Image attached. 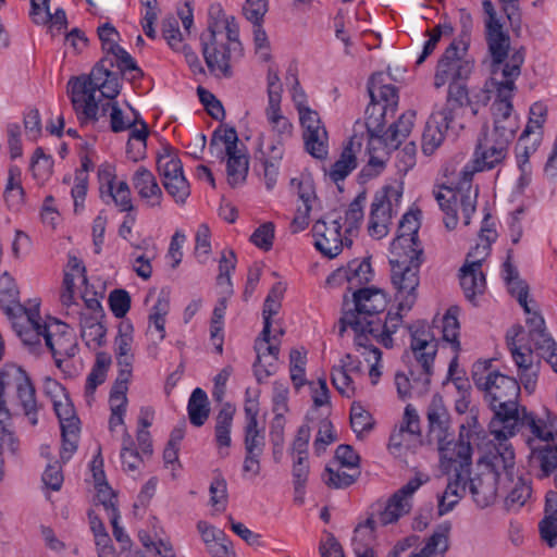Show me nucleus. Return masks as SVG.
I'll list each match as a JSON object with an SVG mask.
<instances>
[{
	"label": "nucleus",
	"instance_id": "4be33fe9",
	"mask_svg": "<svg viewBox=\"0 0 557 557\" xmlns=\"http://www.w3.org/2000/svg\"><path fill=\"white\" fill-rule=\"evenodd\" d=\"M373 278V271L369 260H352L346 268L337 269L327 278V283H342L346 281L347 289L354 294L356 289L367 288L366 286Z\"/></svg>",
	"mask_w": 557,
	"mask_h": 557
},
{
	"label": "nucleus",
	"instance_id": "4d7b16f0",
	"mask_svg": "<svg viewBox=\"0 0 557 557\" xmlns=\"http://www.w3.org/2000/svg\"><path fill=\"white\" fill-rule=\"evenodd\" d=\"M62 435V446L60 451V457L63 462H66L71 459L73 454L77 449V442L79 435V425L75 424V421L72 420V423H65V426L61 429Z\"/></svg>",
	"mask_w": 557,
	"mask_h": 557
},
{
	"label": "nucleus",
	"instance_id": "2f4dec72",
	"mask_svg": "<svg viewBox=\"0 0 557 557\" xmlns=\"http://www.w3.org/2000/svg\"><path fill=\"white\" fill-rule=\"evenodd\" d=\"M449 127H451L450 124L436 117L433 113L431 114L422 134L421 148L425 156L433 154L443 144Z\"/></svg>",
	"mask_w": 557,
	"mask_h": 557
},
{
	"label": "nucleus",
	"instance_id": "a211bd4d",
	"mask_svg": "<svg viewBox=\"0 0 557 557\" xmlns=\"http://www.w3.org/2000/svg\"><path fill=\"white\" fill-rule=\"evenodd\" d=\"M510 144L511 141L488 133L485 127L475 148L473 165L469 170L474 173L494 169L507 157Z\"/></svg>",
	"mask_w": 557,
	"mask_h": 557
},
{
	"label": "nucleus",
	"instance_id": "680f3d73",
	"mask_svg": "<svg viewBox=\"0 0 557 557\" xmlns=\"http://www.w3.org/2000/svg\"><path fill=\"white\" fill-rule=\"evenodd\" d=\"M169 308L170 304L168 298L160 296L156 304L152 306L151 312L149 314V324L160 333V339H163L165 336L164 324Z\"/></svg>",
	"mask_w": 557,
	"mask_h": 557
},
{
	"label": "nucleus",
	"instance_id": "2eb2a0df",
	"mask_svg": "<svg viewBox=\"0 0 557 557\" xmlns=\"http://www.w3.org/2000/svg\"><path fill=\"white\" fill-rule=\"evenodd\" d=\"M0 385L2 389L15 391L24 414L33 425H36L39 405L36 399L35 386L28 374L20 367L5 366L0 371Z\"/></svg>",
	"mask_w": 557,
	"mask_h": 557
},
{
	"label": "nucleus",
	"instance_id": "a878e982",
	"mask_svg": "<svg viewBox=\"0 0 557 557\" xmlns=\"http://www.w3.org/2000/svg\"><path fill=\"white\" fill-rule=\"evenodd\" d=\"M430 436L437 442H444L448 436L449 414L442 396L434 395L426 409Z\"/></svg>",
	"mask_w": 557,
	"mask_h": 557
},
{
	"label": "nucleus",
	"instance_id": "09e8293b",
	"mask_svg": "<svg viewBox=\"0 0 557 557\" xmlns=\"http://www.w3.org/2000/svg\"><path fill=\"white\" fill-rule=\"evenodd\" d=\"M420 443V436L410 434L403 429H394L389 436L388 450L396 458L405 457L406 453Z\"/></svg>",
	"mask_w": 557,
	"mask_h": 557
},
{
	"label": "nucleus",
	"instance_id": "f257e3e1",
	"mask_svg": "<svg viewBox=\"0 0 557 557\" xmlns=\"http://www.w3.org/2000/svg\"><path fill=\"white\" fill-rule=\"evenodd\" d=\"M385 293L376 287L359 288L354 292L351 301L344 299V312L339 320V336H344L347 329L355 333L357 347H367L368 337L386 348L393 347L392 335L396 332L400 321V312H388L383 322L380 314L386 309Z\"/></svg>",
	"mask_w": 557,
	"mask_h": 557
},
{
	"label": "nucleus",
	"instance_id": "9b49d317",
	"mask_svg": "<svg viewBox=\"0 0 557 557\" xmlns=\"http://www.w3.org/2000/svg\"><path fill=\"white\" fill-rule=\"evenodd\" d=\"M209 148L212 152L216 149V158L224 160L226 157L228 184L232 187L242 185L248 174L249 159L245 151L238 147V136L235 128L215 129Z\"/></svg>",
	"mask_w": 557,
	"mask_h": 557
},
{
	"label": "nucleus",
	"instance_id": "864d4df0",
	"mask_svg": "<svg viewBox=\"0 0 557 557\" xmlns=\"http://www.w3.org/2000/svg\"><path fill=\"white\" fill-rule=\"evenodd\" d=\"M290 185L301 201L300 206H308L317 208L318 199L315 196L313 180L308 174H300L298 177H294L290 181Z\"/></svg>",
	"mask_w": 557,
	"mask_h": 557
},
{
	"label": "nucleus",
	"instance_id": "6ab92c4d",
	"mask_svg": "<svg viewBox=\"0 0 557 557\" xmlns=\"http://www.w3.org/2000/svg\"><path fill=\"white\" fill-rule=\"evenodd\" d=\"M513 96L496 95L491 106L493 128L488 133L512 143L520 127V116L512 104Z\"/></svg>",
	"mask_w": 557,
	"mask_h": 557
},
{
	"label": "nucleus",
	"instance_id": "c756f323",
	"mask_svg": "<svg viewBox=\"0 0 557 557\" xmlns=\"http://www.w3.org/2000/svg\"><path fill=\"white\" fill-rule=\"evenodd\" d=\"M503 277L507 284L509 293L517 299L527 314H531V307L528 302L529 285L519 277L518 270L510 261V255L503 264Z\"/></svg>",
	"mask_w": 557,
	"mask_h": 557
},
{
	"label": "nucleus",
	"instance_id": "a18cd8bd",
	"mask_svg": "<svg viewBox=\"0 0 557 557\" xmlns=\"http://www.w3.org/2000/svg\"><path fill=\"white\" fill-rule=\"evenodd\" d=\"M547 106L543 102H535L530 107L529 119L525 128L523 129V138L536 137L542 140L543 127L547 120Z\"/></svg>",
	"mask_w": 557,
	"mask_h": 557
},
{
	"label": "nucleus",
	"instance_id": "5701e85b",
	"mask_svg": "<svg viewBox=\"0 0 557 557\" xmlns=\"http://www.w3.org/2000/svg\"><path fill=\"white\" fill-rule=\"evenodd\" d=\"M361 361L347 354L339 360V364L332 368V384L341 395L351 398L356 394L352 374H361Z\"/></svg>",
	"mask_w": 557,
	"mask_h": 557
},
{
	"label": "nucleus",
	"instance_id": "79ce46f5",
	"mask_svg": "<svg viewBox=\"0 0 557 557\" xmlns=\"http://www.w3.org/2000/svg\"><path fill=\"white\" fill-rule=\"evenodd\" d=\"M187 410L193 425L201 426L205 424L209 417L210 409L208 397L203 389L197 387L193 391L188 400Z\"/></svg>",
	"mask_w": 557,
	"mask_h": 557
},
{
	"label": "nucleus",
	"instance_id": "052dcab7",
	"mask_svg": "<svg viewBox=\"0 0 557 557\" xmlns=\"http://www.w3.org/2000/svg\"><path fill=\"white\" fill-rule=\"evenodd\" d=\"M162 183L168 194L173 197L176 203H185L190 195V188L184 174L176 177H169L166 181H162Z\"/></svg>",
	"mask_w": 557,
	"mask_h": 557
},
{
	"label": "nucleus",
	"instance_id": "bf43d9fd",
	"mask_svg": "<svg viewBox=\"0 0 557 557\" xmlns=\"http://www.w3.org/2000/svg\"><path fill=\"white\" fill-rule=\"evenodd\" d=\"M350 425L357 437L360 438L364 432L372 430V417L359 404H352L350 409Z\"/></svg>",
	"mask_w": 557,
	"mask_h": 557
},
{
	"label": "nucleus",
	"instance_id": "72a5a7b5",
	"mask_svg": "<svg viewBox=\"0 0 557 557\" xmlns=\"http://www.w3.org/2000/svg\"><path fill=\"white\" fill-rule=\"evenodd\" d=\"M433 195L441 210L445 213L444 224L446 228L454 230L458 223L457 199L458 191L455 186L442 185L433 189Z\"/></svg>",
	"mask_w": 557,
	"mask_h": 557
},
{
	"label": "nucleus",
	"instance_id": "9d476101",
	"mask_svg": "<svg viewBox=\"0 0 557 557\" xmlns=\"http://www.w3.org/2000/svg\"><path fill=\"white\" fill-rule=\"evenodd\" d=\"M422 255L391 253L392 283L396 289L395 298L398 311H409L417 300L419 286V269Z\"/></svg>",
	"mask_w": 557,
	"mask_h": 557
},
{
	"label": "nucleus",
	"instance_id": "f03ea898",
	"mask_svg": "<svg viewBox=\"0 0 557 557\" xmlns=\"http://www.w3.org/2000/svg\"><path fill=\"white\" fill-rule=\"evenodd\" d=\"M491 362L474 363L472 379L476 387L485 392L484 400L494 413L488 424L490 433L498 442H507L519 430L520 385L516 379L492 371Z\"/></svg>",
	"mask_w": 557,
	"mask_h": 557
},
{
	"label": "nucleus",
	"instance_id": "c03bdc74",
	"mask_svg": "<svg viewBox=\"0 0 557 557\" xmlns=\"http://www.w3.org/2000/svg\"><path fill=\"white\" fill-rule=\"evenodd\" d=\"M306 151L315 159L323 160L329 154V134L326 128L302 133Z\"/></svg>",
	"mask_w": 557,
	"mask_h": 557
},
{
	"label": "nucleus",
	"instance_id": "338daca9",
	"mask_svg": "<svg viewBox=\"0 0 557 557\" xmlns=\"http://www.w3.org/2000/svg\"><path fill=\"white\" fill-rule=\"evenodd\" d=\"M540 143L541 140H537L536 137L523 138V134L520 135L516 145V158L519 168L523 172L525 171V165L529 163L531 154L536 151Z\"/></svg>",
	"mask_w": 557,
	"mask_h": 557
},
{
	"label": "nucleus",
	"instance_id": "13d9d810",
	"mask_svg": "<svg viewBox=\"0 0 557 557\" xmlns=\"http://www.w3.org/2000/svg\"><path fill=\"white\" fill-rule=\"evenodd\" d=\"M306 351L300 349H292L289 352V372L290 380L296 388L301 387L305 383V366H306Z\"/></svg>",
	"mask_w": 557,
	"mask_h": 557
},
{
	"label": "nucleus",
	"instance_id": "a19ab883",
	"mask_svg": "<svg viewBox=\"0 0 557 557\" xmlns=\"http://www.w3.org/2000/svg\"><path fill=\"white\" fill-rule=\"evenodd\" d=\"M485 38L492 61L507 59L510 49V37L503 26L485 29Z\"/></svg>",
	"mask_w": 557,
	"mask_h": 557
},
{
	"label": "nucleus",
	"instance_id": "b1692460",
	"mask_svg": "<svg viewBox=\"0 0 557 557\" xmlns=\"http://www.w3.org/2000/svg\"><path fill=\"white\" fill-rule=\"evenodd\" d=\"M386 77L383 73L373 74L368 82V91L371 98L372 110H375L376 104H382L380 112V120L387 113V110L392 112L398 104V91L397 88L388 83H385Z\"/></svg>",
	"mask_w": 557,
	"mask_h": 557
},
{
	"label": "nucleus",
	"instance_id": "20e7f679",
	"mask_svg": "<svg viewBox=\"0 0 557 557\" xmlns=\"http://www.w3.org/2000/svg\"><path fill=\"white\" fill-rule=\"evenodd\" d=\"M111 66H113V61L103 58L88 75L73 77L67 83L72 107L82 126L98 120L97 91L110 100L120 94L119 77L110 70Z\"/></svg>",
	"mask_w": 557,
	"mask_h": 557
},
{
	"label": "nucleus",
	"instance_id": "49530a36",
	"mask_svg": "<svg viewBox=\"0 0 557 557\" xmlns=\"http://www.w3.org/2000/svg\"><path fill=\"white\" fill-rule=\"evenodd\" d=\"M21 169L12 165L8 172V180L4 189V199L12 209H17L24 199V190L21 182Z\"/></svg>",
	"mask_w": 557,
	"mask_h": 557
},
{
	"label": "nucleus",
	"instance_id": "ddd939ff",
	"mask_svg": "<svg viewBox=\"0 0 557 557\" xmlns=\"http://www.w3.org/2000/svg\"><path fill=\"white\" fill-rule=\"evenodd\" d=\"M428 481V478H423L422 474H417L410 479L403 487L396 491L387 500L384 509L379 512L376 519L368 518L364 525L356 528L357 534L363 530L369 529L372 533L375 529V524L387 525L398 521V519L411 510V499L413 494L420 488V486Z\"/></svg>",
	"mask_w": 557,
	"mask_h": 557
},
{
	"label": "nucleus",
	"instance_id": "cd10ccee",
	"mask_svg": "<svg viewBox=\"0 0 557 557\" xmlns=\"http://www.w3.org/2000/svg\"><path fill=\"white\" fill-rule=\"evenodd\" d=\"M361 149V141L352 136L344 147L337 161L332 164L327 174L332 182L338 184L357 168V152Z\"/></svg>",
	"mask_w": 557,
	"mask_h": 557
},
{
	"label": "nucleus",
	"instance_id": "7ed1b4c3",
	"mask_svg": "<svg viewBox=\"0 0 557 557\" xmlns=\"http://www.w3.org/2000/svg\"><path fill=\"white\" fill-rule=\"evenodd\" d=\"M458 312L457 307H450L442 318L433 320L432 326L419 321L409 327L410 349L414 358L410 374L419 392H426L431 383L438 345L435 330L455 352L460 350Z\"/></svg>",
	"mask_w": 557,
	"mask_h": 557
},
{
	"label": "nucleus",
	"instance_id": "0eeeda50",
	"mask_svg": "<svg viewBox=\"0 0 557 557\" xmlns=\"http://www.w3.org/2000/svg\"><path fill=\"white\" fill-rule=\"evenodd\" d=\"M442 469L450 474L446 490L438 498V515L449 512L466 494V478L472 465V446L462 432L457 441L437 442Z\"/></svg>",
	"mask_w": 557,
	"mask_h": 557
},
{
	"label": "nucleus",
	"instance_id": "6e6552de",
	"mask_svg": "<svg viewBox=\"0 0 557 557\" xmlns=\"http://www.w3.org/2000/svg\"><path fill=\"white\" fill-rule=\"evenodd\" d=\"M239 29L233 16L209 24L200 35L201 52L211 74L230 78L232 60L242 51Z\"/></svg>",
	"mask_w": 557,
	"mask_h": 557
},
{
	"label": "nucleus",
	"instance_id": "e433bc0d",
	"mask_svg": "<svg viewBox=\"0 0 557 557\" xmlns=\"http://www.w3.org/2000/svg\"><path fill=\"white\" fill-rule=\"evenodd\" d=\"M500 491L506 493L505 505L508 510L521 508L531 497L532 493L530 483L521 476H516V467L513 468V482L508 483L507 487Z\"/></svg>",
	"mask_w": 557,
	"mask_h": 557
},
{
	"label": "nucleus",
	"instance_id": "e2e57ef3",
	"mask_svg": "<svg viewBox=\"0 0 557 557\" xmlns=\"http://www.w3.org/2000/svg\"><path fill=\"white\" fill-rule=\"evenodd\" d=\"M107 196L112 199L121 212H129L134 209L129 186L126 182L117 183Z\"/></svg>",
	"mask_w": 557,
	"mask_h": 557
},
{
	"label": "nucleus",
	"instance_id": "8fccbe9b",
	"mask_svg": "<svg viewBox=\"0 0 557 557\" xmlns=\"http://www.w3.org/2000/svg\"><path fill=\"white\" fill-rule=\"evenodd\" d=\"M134 327L127 320L119 324L117 335L115 337V354L117 360H134L132 354Z\"/></svg>",
	"mask_w": 557,
	"mask_h": 557
},
{
	"label": "nucleus",
	"instance_id": "0e129e2a",
	"mask_svg": "<svg viewBox=\"0 0 557 557\" xmlns=\"http://www.w3.org/2000/svg\"><path fill=\"white\" fill-rule=\"evenodd\" d=\"M210 504L218 511H224L227 506V483L225 479L218 475L213 479L209 487Z\"/></svg>",
	"mask_w": 557,
	"mask_h": 557
},
{
	"label": "nucleus",
	"instance_id": "412c9836",
	"mask_svg": "<svg viewBox=\"0 0 557 557\" xmlns=\"http://www.w3.org/2000/svg\"><path fill=\"white\" fill-rule=\"evenodd\" d=\"M418 212H407L403 215L397 231L396 238L391 244V253H417L422 255L423 250L418 240L420 222Z\"/></svg>",
	"mask_w": 557,
	"mask_h": 557
},
{
	"label": "nucleus",
	"instance_id": "1a4fd4ad",
	"mask_svg": "<svg viewBox=\"0 0 557 557\" xmlns=\"http://www.w3.org/2000/svg\"><path fill=\"white\" fill-rule=\"evenodd\" d=\"M40 314L33 320L34 327L27 326L17 330V336L24 345L28 346L32 351H37L41 345V339L45 341L46 347L51 351L55 364L61 366V362L71 358L76 352L75 337L69 329V325L52 320L48 323H40Z\"/></svg>",
	"mask_w": 557,
	"mask_h": 557
},
{
	"label": "nucleus",
	"instance_id": "6e6d98bb",
	"mask_svg": "<svg viewBox=\"0 0 557 557\" xmlns=\"http://www.w3.org/2000/svg\"><path fill=\"white\" fill-rule=\"evenodd\" d=\"M343 467H338L334 469L333 467H326L323 475V480L325 484L333 488H345L350 486L360 474V471H354V473H348L342 469Z\"/></svg>",
	"mask_w": 557,
	"mask_h": 557
},
{
	"label": "nucleus",
	"instance_id": "393cba45",
	"mask_svg": "<svg viewBox=\"0 0 557 557\" xmlns=\"http://www.w3.org/2000/svg\"><path fill=\"white\" fill-rule=\"evenodd\" d=\"M133 186L140 199L149 207H160L163 194L151 171L139 166L132 178Z\"/></svg>",
	"mask_w": 557,
	"mask_h": 557
},
{
	"label": "nucleus",
	"instance_id": "69168bd1",
	"mask_svg": "<svg viewBox=\"0 0 557 557\" xmlns=\"http://www.w3.org/2000/svg\"><path fill=\"white\" fill-rule=\"evenodd\" d=\"M157 166L160 175L163 177V181H166L169 177H176L184 174L181 160L170 152L159 156Z\"/></svg>",
	"mask_w": 557,
	"mask_h": 557
},
{
	"label": "nucleus",
	"instance_id": "37998d69",
	"mask_svg": "<svg viewBox=\"0 0 557 557\" xmlns=\"http://www.w3.org/2000/svg\"><path fill=\"white\" fill-rule=\"evenodd\" d=\"M265 117L272 132H274L280 139L286 140L293 136L294 126L289 120L283 115L281 102L268 103L265 108Z\"/></svg>",
	"mask_w": 557,
	"mask_h": 557
},
{
	"label": "nucleus",
	"instance_id": "39448f33",
	"mask_svg": "<svg viewBox=\"0 0 557 557\" xmlns=\"http://www.w3.org/2000/svg\"><path fill=\"white\" fill-rule=\"evenodd\" d=\"M519 425L530 432L527 438L530 469L540 480L555 473L557 484V414L545 409L542 416H536L522 408Z\"/></svg>",
	"mask_w": 557,
	"mask_h": 557
},
{
	"label": "nucleus",
	"instance_id": "f8f14e48",
	"mask_svg": "<svg viewBox=\"0 0 557 557\" xmlns=\"http://www.w3.org/2000/svg\"><path fill=\"white\" fill-rule=\"evenodd\" d=\"M467 44L454 40L437 61L433 85L436 89L446 84L467 82L473 72L474 63L466 58Z\"/></svg>",
	"mask_w": 557,
	"mask_h": 557
},
{
	"label": "nucleus",
	"instance_id": "dca6fc26",
	"mask_svg": "<svg viewBox=\"0 0 557 557\" xmlns=\"http://www.w3.org/2000/svg\"><path fill=\"white\" fill-rule=\"evenodd\" d=\"M525 50L519 48L508 54L507 59H497L491 62V86L496 95L503 97L513 96L517 89L516 81L521 74L524 63Z\"/></svg>",
	"mask_w": 557,
	"mask_h": 557
},
{
	"label": "nucleus",
	"instance_id": "bb28decb",
	"mask_svg": "<svg viewBox=\"0 0 557 557\" xmlns=\"http://www.w3.org/2000/svg\"><path fill=\"white\" fill-rule=\"evenodd\" d=\"M473 170H469V165H466L461 173L460 180L456 185V191H458L457 205L459 203L466 225L470 223L471 215L474 213L476 208V197L479 189L472 186Z\"/></svg>",
	"mask_w": 557,
	"mask_h": 557
},
{
	"label": "nucleus",
	"instance_id": "f704fd0d",
	"mask_svg": "<svg viewBox=\"0 0 557 557\" xmlns=\"http://www.w3.org/2000/svg\"><path fill=\"white\" fill-rule=\"evenodd\" d=\"M366 126L368 133L369 153H379L381 150H383L389 156L391 151L398 148L389 146V134L387 131L383 133V125L381 120L380 117L373 116V112L367 116Z\"/></svg>",
	"mask_w": 557,
	"mask_h": 557
},
{
	"label": "nucleus",
	"instance_id": "423d86ee",
	"mask_svg": "<svg viewBox=\"0 0 557 557\" xmlns=\"http://www.w3.org/2000/svg\"><path fill=\"white\" fill-rule=\"evenodd\" d=\"M515 451L506 442H499V447L488 461L478 463L475 472L466 478V490L480 508L492 505L498 492L513 482Z\"/></svg>",
	"mask_w": 557,
	"mask_h": 557
},
{
	"label": "nucleus",
	"instance_id": "aec40b11",
	"mask_svg": "<svg viewBox=\"0 0 557 557\" xmlns=\"http://www.w3.org/2000/svg\"><path fill=\"white\" fill-rule=\"evenodd\" d=\"M341 231L342 225L337 220H332L330 223L325 220H318L312 226L317 250L330 259L338 256L344 246L352 244L349 235H343Z\"/></svg>",
	"mask_w": 557,
	"mask_h": 557
},
{
	"label": "nucleus",
	"instance_id": "f3484780",
	"mask_svg": "<svg viewBox=\"0 0 557 557\" xmlns=\"http://www.w3.org/2000/svg\"><path fill=\"white\" fill-rule=\"evenodd\" d=\"M0 307L12 320L16 332L18 329L34 327L33 320L38 318L39 313V304L26 308L18 301V290L8 274L0 278Z\"/></svg>",
	"mask_w": 557,
	"mask_h": 557
},
{
	"label": "nucleus",
	"instance_id": "5fc2aeb1",
	"mask_svg": "<svg viewBox=\"0 0 557 557\" xmlns=\"http://www.w3.org/2000/svg\"><path fill=\"white\" fill-rule=\"evenodd\" d=\"M366 200V194L361 193L350 202L345 213V234L351 235L358 230L363 220V206Z\"/></svg>",
	"mask_w": 557,
	"mask_h": 557
},
{
	"label": "nucleus",
	"instance_id": "c85d7f7f",
	"mask_svg": "<svg viewBox=\"0 0 557 557\" xmlns=\"http://www.w3.org/2000/svg\"><path fill=\"white\" fill-rule=\"evenodd\" d=\"M280 343L272 342L271 341V334L268 333L267 336L263 335V331L261 332L260 336L256 341L255 349L257 351V361L253 364L255 375L258 380V382H261L263 379L272 375L273 368L272 363H269L268 367H263L262 359L267 357H272L273 360L278 359L280 354Z\"/></svg>",
	"mask_w": 557,
	"mask_h": 557
},
{
	"label": "nucleus",
	"instance_id": "58836bf2",
	"mask_svg": "<svg viewBox=\"0 0 557 557\" xmlns=\"http://www.w3.org/2000/svg\"><path fill=\"white\" fill-rule=\"evenodd\" d=\"M531 346L539 355L547 360L553 370L557 372V345L546 329L535 331L529 335Z\"/></svg>",
	"mask_w": 557,
	"mask_h": 557
},
{
	"label": "nucleus",
	"instance_id": "ea45409f",
	"mask_svg": "<svg viewBox=\"0 0 557 557\" xmlns=\"http://www.w3.org/2000/svg\"><path fill=\"white\" fill-rule=\"evenodd\" d=\"M449 531L450 527L448 524L440 525L421 552L419 554H412L409 557H442L448 549Z\"/></svg>",
	"mask_w": 557,
	"mask_h": 557
},
{
	"label": "nucleus",
	"instance_id": "4468645a",
	"mask_svg": "<svg viewBox=\"0 0 557 557\" xmlns=\"http://www.w3.org/2000/svg\"><path fill=\"white\" fill-rule=\"evenodd\" d=\"M401 197V191L393 186H385L375 193L368 225L371 237L381 239L388 234L392 219L398 213Z\"/></svg>",
	"mask_w": 557,
	"mask_h": 557
},
{
	"label": "nucleus",
	"instance_id": "7c9ffc66",
	"mask_svg": "<svg viewBox=\"0 0 557 557\" xmlns=\"http://www.w3.org/2000/svg\"><path fill=\"white\" fill-rule=\"evenodd\" d=\"M50 0H30L29 15L35 24L45 25L51 23V28L59 32L66 28L67 20L63 9H57L52 14L49 9Z\"/></svg>",
	"mask_w": 557,
	"mask_h": 557
},
{
	"label": "nucleus",
	"instance_id": "4c0bfd02",
	"mask_svg": "<svg viewBox=\"0 0 557 557\" xmlns=\"http://www.w3.org/2000/svg\"><path fill=\"white\" fill-rule=\"evenodd\" d=\"M460 285L465 296L471 301L482 294L485 289V276L481 268L465 264L460 269Z\"/></svg>",
	"mask_w": 557,
	"mask_h": 557
},
{
	"label": "nucleus",
	"instance_id": "de8ad7c7",
	"mask_svg": "<svg viewBox=\"0 0 557 557\" xmlns=\"http://www.w3.org/2000/svg\"><path fill=\"white\" fill-rule=\"evenodd\" d=\"M235 408L231 404H225L216 416L215 422V441L219 447H230L231 445V428Z\"/></svg>",
	"mask_w": 557,
	"mask_h": 557
},
{
	"label": "nucleus",
	"instance_id": "473e14b6",
	"mask_svg": "<svg viewBox=\"0 0 557 557\" xmlns=\"http://www.w3.org/2000/svg\"><path fill=\"white\" fill-rule=\"evenodd\" d=\"M101 314L81 313V336L85 344L92 349L101 347L106 343L107 330L100 322Z\"/></svg>",
	"mask_w": 557,
	"mask_h": 557
},
{
	"label": "nucleus",
	"instance_id": "603ef678",
	"mask_svg": "<svg viewBox=\"0 0 557 557\" xmlns=\"http://www.w3.org/2000/svg\"><path fill=\"white\" fill-rule=\"evenodd\" d=\"M511 332L513 334H507V345L511 352V357L518 367V371L525 370L528 368L535 367L533 362L532 348H528L525 351L521 350V347L517 345L516 337L522 332L521 326L512 327Z\"/></svg>",
	"mask_w": 557,
	"mask_h": 557
},
{
	"label": "nucleus",
	"instance_id": "c9c22d12",
	"mask_svg": "<svg viewBox=\"0 0 557 557\" xmlns=\"http://www.w3.org/2000/svg\"><path fill=\"white\" fill-rule=\"evenodd\" d=\"M111 361V356L108 352L100 351L96 355V361L86 379L85 397L87 403L92 400L96 388L106 381Z\"/></svg>",
	"mask_w": 557,
	"mask_h": 557
},
{
	"label": "nucleus",
	"instance_id": "3c124183",
	"mask_svg": "<svg viewBox=\"0 0 557 557\" xmlns=\"http://www.w3.org/2000/svg\"><path fill=\"white\" fill-rule=\"evenodd\" d=\"M414 117L416 113L413 111H407L399 116L397 122L393 123L388 127V144L391 147H399L403 140H405L409 136L413 127Z\"/></svg>",
	"mask_w": 557,
	"mask_h": 557
},
{
	"label": "nucleus",
	"instance_id": "774afa93",
	"mask_svg": "<svg viewBox=\"0 0 557 557\" xmlns=\"http://www.w3.org/2000/svg\"><path fill=\"white\" fill-rule=\"evenodd\" d=\"M274 239V224L265 222L260 225L250 236V242L262 250H270Z\"/></svg>",
	"mask_w": 557,
	"mask_h": 557
}]
</instances>
